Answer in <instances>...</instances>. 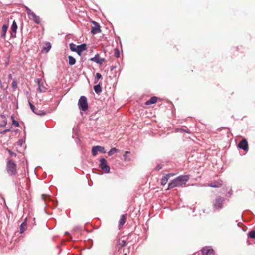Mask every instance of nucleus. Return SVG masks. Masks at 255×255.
Segmentation results:
<instances>
[{"mask_svg": "<svg viewBox=\"0 0 255 255\" xmlns=\"http://www.w3.org/2000/svg\"><path fill=\"white\" fill-rule=\"evenodd\" d=\"M162 168V165H158L156 168V170L159 171V170H160L161 168Z\"/></svg>", "mask_w": 255, "mask_h": 255, "instance_id": "ea45409f", "label": "nucleus"}, {"mask_svg": "<svg viewBox=\"0 0 255 255\" xmlns=\"http://www.w3.org/2000/svg\"><path fill=\"white\" fill-rule=\"evenodd\" d=\"M90 60L92 61H94L96 63L101 64L104 61V58H101L99 54H96L94 57L91 58Z\"/></svg>", "mask_w": 255, "mask_h": 255, "instance_id": "9b49d317", "label": "nucleus"}, {"mask_svg": "<svg viewBox=\"0 0 255 255\" xmlns=\"http://www.w3.org/2000/svg\"><path fill=\"white\" fill-rule=\"evenodd\" d=\"M92 23L93 24V25L91 28V33L93 34L101 33V30L100 29V26L99 25V24L95 21H92Z\"/></svg>", "mask_w": 255, "mask_h": 255, "instance_id": "423d86ee", "label": "nucleus"}, {"mask_svg": "<svg viewBox=\"0 0 255 255\" xmlns=\"http://www.w3.org/2000/svg\"><path fill=\"white\" fill-rule=\"evenodd\" d=\"M6 150L8 151V152L9 153L10 155H11V156H14V157L16 156V154L15 152L11 151L8 148H6Z\"/></svg>", "mask_w": 255, "mask_h": 255, "instance_id": "72a5a7b5", "label": "nucleus"}, {"mask_svg": "<svg viewBox=\"0 0 255 255\" xmlns=\"http://www.w3.org/2000/svg\"><path fill=\"white\" fill-rule=\"evenodd\" d=\"M98 152V150L96 149V146H93L92 148V154L93 156H96L97 154V152Z\"/></svg>", "mask_w": 255, "mask_h": 255, "instance_id": "cd10ccee", "label": "nucleus"}, {"mask_svg": "<svg viewBox=\"0 0 255 255\" xmlns=\"http://www.w3.org/2000/svg\"><path fill=\"white\" fill-rule=\"evenodd\" d=\"M238 147L242 149L244 151H247L248 149V144L247 142V141L244 139H242L239 143Z\"/></svg>", "mask_w": 255, "mask_h": 255, "instance_id": "1a4fd4ad", "label": "nucleus"}, {"mask_svg": "<svg viewBox=\"0 0 255 255\" xmlns=\"http://www.w3.org/2000/svg\"><path fill=\"white\" fill-rule=\"evenodd\" d=\"M118 149L115 148H112L111 150L108 152V155L109 156H112L114 153L118 152Z\"/></svg>", "mask_w": 255, "mask_h": 255, "instance_id": "5701e85b", "label": "nucleus"}, {"mask_svg": "<svg viewBox=\"0 0 255 255\" xmlns=\"http://www.w3.org/2000/svg\"><path fill=\"white\" fill-rule=\"evenodd\" d=\"M26 11L29 17L34 13L28 7H26Z\"/></svg>", "mask_w": 255, "mask_h": 255, "instance_id": "473e14b6", "label": "nucleus"}, {"mask_svg": "<svg viewBox=\"0 0 255 255\" xmlns=\"http://www.w3.org/2000/svg\"><path fill=\"white\" fill-rule=\"evenodd\" d=\"M69 63L70 65H73L75 64L76 60L72 56H68Z\"/></svg>", "mask_w": 255, "mask_h": 255, "instance_id": "4be33fe9", "label": "nucleus"}, {"mask_svg": "<svg viewBox=\"0 0 255 255\" xmlns=\"http://www.w3.org/2000/svg\"><path fill=\"white\" fill-rule=\"evenodd\" d=\"M98 151L101 153H105L106 152L105 149L103 147L101 146H95Z\"/></svg>", "mask_w": 255, "mask_h": 255, "instance_id": "a878e982", "label": "nucleus"}, {"mask_svg": "<svg viewBox=\"0 0 255 255\" xmlns=\"http://www.w3.org/2000/svg\"><path fill=\"white\" fill-rule=\"evenodd\" d=\"M29 18L30 19H32L35 23L36 24H39L40 23V21H41V19H40V18L39 16H37L35 13H33V14H32L30 17Z\"/></svg>", "mask_w": 255, "mask_h": 255, "instance_id": "dca6fc26", "label": "nucleus"}, {"mask_svg": "<svg viewBox=\"0 0 255 255\" xmlns=\"http://www.w3.org/2000/svg\"><path fill=\"white\" fill-rule=\"evenodd\" d=\"M51 48V45L50 42H45L44 44L42 52L47 53Z\"/></svg>", "mask_w": 255, "mask_h": 255, "instance_id": "4468645a", "label": "nucleus"}, {"mask_svg": "<svg viewBox=\"0 0 255 255\" xmlns=\"http://www.w3.org/2000/svg\"><path fill=\"white\" fill-rule=\"evenodd\" d=\"M157 101V97L154 96L151 97L149 100L147 101L145 103L146 105H149L156 103Z\"/></svg>", "mask_w": 255, "mask_h": 255, "instance_id": "a211bd4d", "label": "nucleus"}, {"mask_svg": "<svg viewBox=\"0 0 255 255\" xmlns=\"http://www.w3.org/2000/svg\"><path fill=\"white\" fill-rule=\"evenodd\" d=\"M99 167L104 171L105 173H108L110 172V168L107 165V161L104 158H102L100 160Z\"/></svg>", "mask_w": 255, "mask_h": 255, "instance_id": "39448f33", "label": "nucleus"}, {"mask_svg": "<svg viewBox=\"0 0 255 255\" xmlns=\"http://www.w3.org/2000/svg\"><path fill=\"white\" fill-rule=\"evenodd\" d=\"M8 77L9 79H12V75L11 74H10L9 75H8Z\"/></svg>", "mask_w": 255, "mask_h": 255, "instance_id": "a19ab883", "label": "nucleus"}, {"mask_svg": "<svg viewBox=\"0 0 255 255\" xmlns=\"http://www.w3.org/2000/svg\"><path fill=\"white\" fill-rule=\"evenodd\" d=\"M8 87V84L7 82L2 83L1 80L0 79V87L2 90H6Z\"/></svg>", "mask_w": 255, "mask_h": 255, "instance_id": "6ab92c4d", "label": "nucleus"}, {"mask_svg": "<svg viewBox=\"0 0 255 255\" xmlns=\"http://www.w3.org/2000/svg\"><path fill=\"white\" fill-rule=\"evenodd\" d=\"M117 244L120 246V247H122L125 246L126 242L125 240H119L118 241Z\"/></svg>", "mask_w": 255, "mask_h": 255, "instance_id": "bb28decb", "label": "nucleus"}, {"mask_svg": "<svg viewBox=\"0 0 255 255\" xmlns=\"http://www.w3.org/2000/svg\"><path fill=\"white\" fill-rule=\"evenodd\" d=\"M26 227V224L25 223H23L21 224L20 228V233H23L24 231L25 230Z\"/></svg>", "mask_w": 255, "mask_h": 255, "instance_id": "b1692460", "label": "nucleus"}, {"mask_svg": "<svg viewBox=\"0 0 255 255\" xmlns=\"http://www.w3.org/2000/svg\"><path fill=\"white\" fill-rule=\"evenodd\" d=\"M86 49V45L85 44H82L81 45L77 46V53L79 55H81V53Z\"/></svg>", "mask_w": 255, "mask_h": 255, "instance_id": "f8f14e48", "label": "nucleus"}, {"mask_svg": "<svg viewBox=\"0 0 255 255\" xmlns=\"http://www.w3.org/2000/svg\"><path fill=\"white\" fill-rule=\"evenodd\" d=\"M11 118L12 119V124L16 127H18L19 126L18 122L14 119L13 116H12Z\"/></svg>", "mask_w": 255, "mask_h": 255, "instance_id": "f704fd0d", "label": "nucleus"}, {"mask_svg": "<svg viewBox=\"0 0 255 255\" xmlns=\"http://www.w3.org/2000/svg\"><path fill=\"white\" fill-rule=\"evenodd\" d=\"M249 237L252 239H255V231H251L248 234Z\"/></svg>", "mask_w": 255, "mask_h": 255, "instance_id": "c756f323", "label": "nucleus"}, {"mask_svg": "<svg viewBox=\"0 0 255 255\" xmlns=\"http://www.w3.org/2000/svg\"><path fill=\"white\" fill-rule=\"evenodd\" d=\"M10 131V129H6L3 130V131L1 132L0 133L3 134L6 133V132H9Z\"/></svg>", "mask_w": 255, "mask_h": 255, "instance_id": "58836bf2", "label": "nucleus"}, {"mask_svg": "<svg viewBox=\"0 0 255 255\" xmlns=\"http://www.w3.org/2000/svg\"><path fill=\"white\" fill-rule=\"evenodd\" d=\"M210 186L212 187H220L221 186V184L218 182L212 183L210 185Z\"/></svg>", "mask_w": 255, "mask_h": 255, "instance_id": "c85d7f7f", "label": "nucleus"}, {"mask_svg": "<svg viewBox=\"0 0 255 255\" xmlns=\"http://www.w3.org/2000/svg\"><path fill=\"white\" fill-rule=\"evenodd\" d=\"M124 255H127V254H126V253H125V254H124Z\"/></svg>", "mask_w": 255, "mask_h": 255, "instance_id": "79ce46f5", "label": "nucleus"}, {"mask_svg": "<svg viewBox=\"0 0 255 255\" xmlns=\"http://www.w3.org/2000/svg\"><path fill=\"white\" fill-rule=\"evenodd\" d=\"M11 36L15 37L16 30L17 29V25L15 21H13L11 26Z\"/></svg>", "mask_w": 255, "mask_h": 255, "instance_id": "ddd939ff", "label": "nucleus"}, {"mask_svg": "<svg viewBox=\"0 0 255 255\" xmlns=\"http://www.w3.org/2000/svg\"><path fill=\"white\" fill-rule=\"evenodd\" d=\"M69 46L71 51L77 52V46L73 43H71L70 44Z\"/></svg>", "mask_w": 255, "mask_h": 255, "instance_id": "393cba45", "label": "nucleus"}, {"mask_svg": "<svg viewBox=\"0 0 255 255\" xmlns=\"http://www.w3.org/2000/svg\"><path fill=\"white\" fill-rule=\"evenodd\" d=\"M130 153V152L129 151H126L125 153V154L124 155V160L125 161H129L130 160L129 158H128L127 157V154H129Z\"/></svg>", "mask_w": 255, "mask_h": 255, "instance_id": "e433bc0d", "label": "nucleus"}, {"mask_svg": "<svg viewBox=\"0 0 255 255\" xmlns=\"http://www.w3.org/2000/svg\"><path fill=\"white\" fill-rule=\"evenodd\" d=\"M224 201V199L223 197H218L215 199L213 203V207L218 210L221 209L223 207V203Z\"/></svg>", "mask_w": 255, "mask_h": 255, "instance_id": "20e7f679", "label": "nucleus"}, {"mask_svg": "<svg viewBox=\"0 0 255 255\" xmlns=\"http://www.w3.org/2000/svg\"><path fill=\"white\" fill-rule=\"evenodd\" d=\"M175 174L169 173L166 174L165 176H163L161 179V184L162 185H165L167 184L169 179L172 176H174Z\"/></svg>", "mask_w": 255, "mask_h": 255, "instance_id": "9d476101", "label": "nucleus"}, {"mask_svg": "<svg viewBox=\"0 0 255 255\" xmlns=\"http://www.w3.org/2000/svg\"><path fill=\"white\" fill-rule=\"evenodd\" d=\"M94 90L95 92L99 94L102 91V88L100 85V84H98L95 86H94Z\"/></svg>", "mask_w": 255, "mask_h": 255, "instance_id": "aec40b11", "label": "nucleus"}, {"mask_svg": "<svg viewBox=\"0 0 255 255\" xmlns=\"http://www.w3.org/2000/svg\"><path fill=\"white\" fill-rule=\"evenodd\" d=\"M176 131H183V132H185L187 133H191V132L189 131V130H186V129H183V128H178V129H176Z\"/></svg>", "mask_w": 255, "mask_h": 255, "instance_id": "c9c22d12", "label": "nucleus"}, {"mask_svg": "<svg viewBox=\"0 0 255 255\" xmlns=\"http://www.w3.org/2000/svg\"><path fill=\"white\" fill-rule=\"evenodd\" d=\"M37 82H38V90L40 92H45L46 90V88L43 85V83H41V81H40V79H38L37 80Z\"/></svg>", "mask_w": 255, "mask_h": 255, "instance_id": "2eb2a0df", "label": "nucleus"}, {"mask_svg": "<svg viewBox=\"0 0 255 255\" xmlns=\"http://www.w3.org/2000/svg\"><path fill=\"white\" fill-rule=\"evenodd\" d=\"M189 177L186 175H182L178 176L172 182L169 183L167 190L176 187H180L185 185L189 180Z\"/></svg>", "mask_w": 255, "mask_h": 255, "instance_id": "f257e3e1", "label": "nucleus"}, {"mask_svg": "<svg viewBox=\"0 0 255 255\" xmlns=\"http://www.w3.org/2000/svg\"><path fill=\"white\" fill-rule=\"evenodd\" d=\"M7 29H8V26L7 25H3L2 26V34L1 35L2 37H5V36L6 35V33L7 31Z\"/></svg>", "mask_w": 255, "mask_h": 255, "instance_id": "412c9836", "label": "nucleus"}, {"mask_svg": "<svg viewBox=\"0 0 255 255\" xmlns=\"http://www.w3.org/2000/svg\"><path fill=\"white\" fill-rule=\"evenodd\" d=\"M6 169L10 175H14L17 173L16 164L11 159L8 160L7 163Z\"/></svg>", "mask_w": 255, "mask_h": 255, "instance_id": "f03ea898", "label": "nucleus"}, {"mask_svg": "<svg viewBox=\"0 0 255 255\" xmlns=\"http://www.w3.org/2000/svg\"><path fill=\"white\" fill-rule=\"evenodd\" d=\"M12 87L14 89L17 88V82L16 81H13L12 83Z\"/></svg>", "mask_w": 255, "mask_h": 255, "instance_id": "4c0bfd02", "label": "nucleus"}, {"mask_svg": "<svg viewBox=\"0 0 255 255\" xmlns=\"http://www.w3.org/2000/svg\"><path fill=\"white\" fill-rule=\"evenodd\" d=\"M203 255H215L214 250L209 247H205L202 250Z\"/></svg>", "mask_w": 255, "mask_h": 255, "instance_id": "0eeeda50", "label": "nucleus"}, {"mask_svg": "<svg viewBox=\"0 0 255 255\" xmlns=\"http://www.w3.org/2000/svg\"><path fill=\"white\" fill-rule=\"evenodd\" d=\"M126 219L127 217L126 214H123L121 216L119 223V228L122 227L123 226V225L125 223Z\"/></svg>", "mask_w": 255, "mask_h": 255, "instance_id": "f3484780", "label": "nucleus"}, {"mask_svg": "<svg viewBox=\"0 0 255 255\" xmlns=\"http://www.w3.org/2000/svg\"><path fill=\"white\" fill-rule=\"evenodd\" d=\"M114 56L116 58H118L120 56V51L118 48H115L114 50Z\"/></svg>", "mask_w": 255, "mask_h": 255, "instance_id": "7c9ffc66", "label": "nucleus"}, {"mask_svg": "<svg viewBox=\"0 0 255 255\" xmlns=\"http://www.w3.org/2000/svg\"><path fill=\"white\" fill-rule=\"evenodd\" d=\"M78 106L80 109L85 111L88 109V102L87 98L84 96H82L78 101Z\"/></svg>", "mask_w": 255, "mask_h": 255, "instance_id": "7ed1b4c3", "label": "nucleus"}, {"mask_svg": "<svg viewBox=\"0 0 255 255\" xmlns=\"http://www.w3.org/2000/svg\"><path fill=\"white\" fill-rule=\"evenodd\" d=\"M29 105L30 106L31 110L36 114L38 115H44L45 114V113L43 111L38 110L36 109L35 106L29 101H28Z\"/></svg>", "mask_w": 255, "mask_h": 255, "instance_id": "6e6552de", "label": "nucleus"}, {"mask_svg": "<svg viewBox=\"0 0 255 255\" xmlns=\"http://www.w3.org/2000/svg\"><path fill=\"white\" fill-rule=\"evenodd\" d=\"M101 77H102L101 74L99 73H97L96 74V78H95L94 83H97L98 82V80L101 78Z\"/></svg>", "mask_w": 255, "mask_h": 255, "instance_id": "2f4dec72", "label": "nucleus"}]
</instances>
